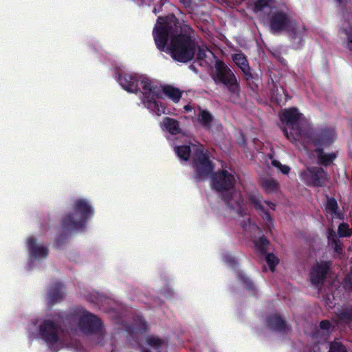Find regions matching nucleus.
I'll return each instance as SVG.
<instances>
[{"label": "nucleus", "mask_w": 352, "mask_h": 352, "mask_svg": "<svg viewBox=\"0 0 352 352\" xmlns=\"http://www.w3.org/2000/svg\"><path fill=\"white\" fill-rule=\"evenodd\" d=\"M153 35L157 49L173 60L186 63L194 58L197 45L194 30L190 25H181L174 14L158 16Z\"/></svg>", "instance_id": "1"}, {"label": "nucleus", "mask_w": 352, "mask_h": 352, "mask_svg": "<svg viewBox=\"0 0 352 352\" xmlns=\"http://www.w3.org/2000/svg\"><path fill=\"white\" fill-rule=\"evenodd\" d=\"M236 184L234 175L227 170H219L211 176V185L217 192H222V200L228 208L239 216L247 214L244 199L239 192L233 190Z\"/></svg>", "instance_id": "2"}, {"label": "nucleus", "mask_w": 352, "mask_h": 352, "mask_svg": "<svg viewBox=\"0 0 352 352\" xmlns=\"http://www.w3.org/2000/svg\"><path fill=\"white\" fill-rule=\"evenodd\" d=\"M269 26L272 33L286 32L292 39H302L305 31V27L299 28L296 20L293 19L284 10L272 12L268 17Z\"/></svg>", "instance_id": "3"}, {"label": "nucleus", "mask_w": 352, "mask_h": 352, "mask_svg": "<svg viewBox=\"0 0 352 352\" xmlns=\"http://www.w3.org/2000/svg\"><path fill=\"white\" fill-rule=\"evenodd\" d=\"M73 212L62 220L63 229L69 231L80 230L86 227L88 219L94 214V209L86 199H78L74 201Z\"/></svg>", "instance_id": "4"}, {"label": "nucleus", "mask_w": 352, "mask_h": 352, "mask_svg": "<svg viewBox=\"0 0 352 352\" xmlns=\"http://www.w3.org/2000/svg\"><path fill=\"white\" fill-rule=\"evenodd\" d=\"M302 114L295 107L286 109L280 115V120L286 127L283 129L285 137L293 144L300 141L307 135V126L302 120Z\"/></svg>", "instance_id": "5"}, {"label": "nucleus", "mask_w": 352, "mask_h": 352, "mask_svg": "<svg viewBox=\"0 0 352 352\" xmlns=\"http://www.w3.org/2000/svg\"><path fill=\"white\" fill-rule=\"evenodd\" d=\"M217 85H223L228 91L233 95H239L240 85L232 69L222 60H217L214 63V72L212 76Z\"/></svg>", "instance_id": "6"}, {"label": "nucleus", "mask_w": 352, "mask_h": 352, "mask_svg": "<svg viewBox=\"0 0 352 352\" xmlns=\"http://www.w3.org/2000/svg\"><path fill=\"white\" fill-rule=\"evenodd\" d=\"M140 84L142 85V91L140 90L143 95L142 102L144 106L155 112L157 116L165 113V107L156 101V98H162L161 87L157 85H153L151 80L143 76H140Z\"/></svg>", "instance_id": "7"}, {"label": "nucleus", "mask_w": 352, "mask_h": 352, "mask_svg": "<svg viewBox=\"0 0 352 352\" xmlns=\"http://www.w3.org/2000/svg\"><path fill=\"white\" fill-rule=\"evenodd\" d=\"M66 316L65 312H59L53 316V320L46 319L39 326L41 337L50 346H54L59 340V331L61 330V320Z\"/></svg>", "instance_id": "8"}, {"label": "nucleus", "mask_w": 352, "mask_h": 352, "mask_svg": "<svg viewBox=\"0 0 352 352\" xmlns=\"http://www.w3.org/2000/svg\"><path fill=\"white\" fill-rule=\"evenodd\" d=\"M192 166L195 170L194 177L197 181L205 179L213 172L214 164L203 146L197 147L192 157Z\"/></svg>", "instance_id": "9"}, {"label": "nucleus", "mask_w": 352, "mask_h": 352, "mask_svg": "<svg viewBox=\"0 0 352 352\" xmlns=\"http://www.w3.org/2000/svg\"><path fill=\"white\" fill-rule=\"evenodd\" d=\"M337 135L334 129L329 126L320 127L309 131L307 129V135L303 137L310 140L316 147L323 148L330 147L336 140Z\"/></svg>", "instance_id": "10"}, {"label": "nucleus", "mask_w": 352, "mask_h": 352, "mask_svg": "<svg viewBox=\"0 0 352 352\" xmlns=\"http://www.w3.org/2000/svg\"><path fill=\"white\" fill-rule=\"evenodd\" d=\"M301 180L308 186L323 187L329 181L328 173L320 166L307 167L300 173Z\"/></svg>", "instance_id": "11"}, {"label": "nucleus", "mask_w": 352, "mask_h": 352, "mask_svg": "<svg viewBox=\"0 0 352 352\" xmlns=\"http://www.w3.org/2000/svg\"><path fill=\"white\" fill-rule=\"evenodd\" d=\"M78 326L87 335L99 334L103 327L101 320L97 316L86 310L79 316Z\"/></svg>", "instance_id": "12"}, {"label": "nucleus", "mask_w": 352, "mask_h": 352, "mask_svg": "<svg viewBox=\"0 0 352 352\" xmlns=\"http://www.w3.org/2000/svg\"><path fill=\"white\" fill-rule=\"evenodd\" d=\"M331 265L332 263L330 261H321L316 262L311 267L309 279L313 285L321 286L324 283Z\"/></svg>", "instance_id": "13"}, {"label": "nucleus", "mask_w": 352, "mask_h": 352, "mask_svg": "<svg viewBox=\"0 0 352 352\" xmlns=\"http://www.w3.org/2000/svg\"><path fill=\"white\" fill-rule=\"evenodd\" d=\"M140 76L137 74H118V81L125 91L137 94L140 91L139 87Z\"/></svg>", "instance_id": "14"}, {"label": "nucleus", "mask_w": 352, "mask_h": 352, "mask_svg": "<svg viewBox=\"0 0 352 352\" xmlns=\"http://www.w3.org/2000/svg\"><path fill=\"white\" fill-rule=\"evenodd\" d=\"M266 322L270 329L278 333L286 334L291 330L290 326L278 314L270 315Z\"/></svg>", "instance_id": "15"}, {"label": "nucleus", "mask_w": 352, "mask_h": 352, "mask_svg": "<svg viewBox=\"0 0 352 352\" xmlns=\"http://www.w3.org/2000/svg\"><path fill=\"white\" fill-rule=\"evenodd\" d=\"M234 63L241 69L248 83L250 85V81L254 77L252 74L251 68L249 65L246 56L242 53L234 54L232 55Z\"/></svg>", "instance_id": "16"}, {"label": "nucleus", "mask_w": 352, "mask_h": 352, "mask_svg": "<svg viewBox=\"0 0 352 352\" xmlns=\"http://www.w3.org/2000/svg\"><path fill=\"white\" fill-rule=\"evenodd\" d=\"M64 286L58 281L53 283L49 287L47 299L50 305H53L57 302L62 301L64 298Z\"/></svg>", "instance_id": "17"}, {"label": "nucleus", "mask_w": 352, "mask_h": 352, "mask_svg": "<svg viewBox=\"0 0 352 352\" xmlns=\"http://www.w3.org/2000/svg\"><path fill=\"white\" fill-rule=\"evenodd\" d=\"M28 249L30 256L34 258H46L49 254V250L47 246L38 245L36 239L31 236L27 241Z\"/></svg>", "instance_id": "18"}, {"label": "nucleus", "mask_w": 352, "mask_h": 352, "mask_svg": "<svg viewBox=\"0 0 352 352\" xmlns=\"http://www.w3.org/2000/svg\"><path fill=\"white\" fill-rule=\"evenodd\" d=\"M318 164L320 166L328 167L336 160L338 156V151L325 153L322 147L316 148L314 150Z\"/></svg>", "instance_id": "19"}, {"label": "nucleus", "mask_w": 352, "mask_h": 352, "mask_svg": "<svg viewBox=\"0 0 352 352\" xmlns=\"http://www.w3.org/2000/svg\"><path fill=\"white\" fill-rule=\"evenodd\" d=\"M338 36L346 43V47L352 52V25L344 22L338 30Z\"/></svg>", "instance_id": "20"}, {"label": "nucleus", "mask_w": 352, "mask_h": 352, "mask_svg": "<svg viewBox=\"0 0 352 352\" xmlns=\"http://www.w3.org/2000/svg\"><path fill=\"white\" fill-rule=\"evenodd\" d=\"M161 90L162 97L163 96V94H164L174 102H178L182 98V92L179 89L171 85H165L161 88Z\"/></svg>", "instance_id": "21"}, {"label": "nucleus", "mask_w": 352, "mask_h": 352, "mask_svg": "<svg viewBox=\"0 0 352 352\" xmlns=\"http://www.w3.org/2000/svg\"><path fill=\"white\" fill-rule=\"evenodd\" d=\"M162 124L164 129L172 135H177L181 133L179 123L174 118L169 117L164 118Z\"/></svg>", "instance_id": "22"}, {"label": "nucleus", "mask_w": 352, "mask_h": 352, "mask_svg": "<svg viewBox=\"0 0 352 352\" xmlns=\"http://www.w3.org/2000/svg\"><path fill=\"white\" fill-rule=\"evenodd\" d=\"M146 344L151 348L160 351L162 349L167 345L165 340L160 338L156 335L148 336L146 338Z\"/></svg>", "instance_id": "23"}, {"label": "nucleus", "mask_w": 352, "mask_h": 352, "mask_svg": "<svg viewBox=\"0 0 352 352\" xmlns=\"http://www.w3.org/2000/svg\"><path fill=\"white\" fill-rule=\"evenodd\" d=\"M198 120L204 128L209 130L212 126L213 116L208 110L200 109L198 114Z\"/></svg>", "instance_id": "24"}, {"label": "nucleus", "mask_w": 352, "mask_h": 352, "mask_svg": "<svg viewBox=\"0 0 352 352\" xmlns=\"http://www.w3.org/2000/svg\"><path fill=\"white\" fill-rule=\"evenodd\" d=\"M338 322H343L346 324L352 323V305L335 313Z\"/></svg>", "instance_id": "25"}, {"label": "nucleus", "mask_w": 352, "mask_h": 352, "mask_svg": "<svg viewBox=\"0 0 352 352\" xmlns=\"http://www.w3.org/2000/svg\"><path fill=\"white\" fill-rule=\"evenodd\" d=\"M276 3V0H255L253 5L254 12L263 11L265 8H272Z\"/></svg>", "instance_id": "26"}, {"label": "nucleus", "mask_w": 352, "mask_h": 352, "mask_svg": "<svg viewBox=\"0 0 352 352\" xmlns=\"http://www.w3.org/2000/svg\"><path fill=\"white\" fill-rule=\"evenodd\" d=\"M175 151L178 157L182 160L188 161L190 157L191 149L190 146H177L175 148Z\"/></svg>", "instance_id": "27"}, {"label": "nucleus", "mask_w": 352, "mask_h": 352, "mask_svg": "<svg viewBox=\"0 0 352 352\" xmlns=\"http://www.w3.org/2000/svg\"><path fill=\"white\" fill-rule=\"evenodd\" d=\"M254 245L257 251H258L262 255L267 254V247L270 244L269 241L265 236H261L254 241Z\"/></svg>", "instance_id": "28"}, {"label": "nucleus", "mask_w": 352, "mask_h": 352, "mask_svg": "<svg viewBox=\"0 0 352 352\" xmlns=\"http://www.w3.org/2000/svg\"><path fill=\"white\" fill-rule=\"evenodd\" d=\"M248 201L257 212L263 210L264 206L262 204V196L258 193H252L249 195Z\"/></svg>", "instance_id": "29"}, {"label": "nucleus", "mask_w": 352, "mask_h": 352, "mask_svg": "<svg viewBox=\"0 0 352 352\" xmlns=\"http://www.w3.org/2000/svg\"><path fill=\"white\" fill-rule=\"evenodd\" d=\"M261 186L267 193H271L276 190L278 184L275 179L267 178L262 181Z\"/></svg>", "instance_id": "30"}, {"label": "nucleus", "mask_w": 352, "mask_h": 352, "mask_svg": "<svg viewBox=\"0 0 352 352\" xmlns=\"http://www.w3.org/2000/svg\"><path fill=\"white\" fill-rule=\"evenodd\" d=\"M168 1V0H142V3L153 4L154 7L153 12L155 14L162 11V6Z\"/></svg>", "instance_id": "31"}, {"label": "nucleus", "mask_w": 352, "mask_h": 352, "mask_svg": "<svg viewBox=\"0 0 352 352\" xmlns=\"http://www.w3.org/2000/svg\"><path fill=\"white\" fill-rule=\"evenodd\" d=\"M265 261L272 272L275 270L276 266L278 264V258L273 254L268 253L265 256Z\"/></svg>", "instance_id": "32"}, {"label": "nucleus", "mask_w": 352, "mask_h": 352, "mask_svg": "<svg viewBox=\"0 0 352 352\" xmlns=\"http://www.w3.org/2000/svg\"><path fill=\"white\" fill-rule=\"evenodd\" d=\"M238 279L244 285L245 288L249 291H254V285L253 282L247 277L245 274L243 273H239L238 274Z\"/></svg>", "instance_id": "33"}, {"label": "nucleus", "mask_w": 352, "mask_h": 352, "mask_svg": "<svg viewBox=\"0 0 352 352\" xmlns=\"http://www.w3.org/2000/svg\"><path fill=\"white\" fill-rule=\"evenodd\" d=\"M328 352H348L345 346L337 341H333L330 344Z\"/></svg>", "instance_id": "34"}, {"label": "nucleus", "mask_w": 352, "mask_h": 352, "mask_svg": "<svg viewBox=\"0 0 352 352\" xmlns=\"http://www.w3.org/2000/svg\"><path fill=\"white\" fill-rule=\"evenodd\" d=\"M326 209L331 213L336 214L338 210V205L335 198H328Z\"/></svg>", "instance_id": "35"}, {"label": "nucleus", "mask_w": 352, "mask_h": 352, "mask_svg": "<svg viewBox=\"0 0 352 352\" xmlns=\"http://www.w3.org/2000/svg\"><path fill=\"white\" fill-rule=\"evenodd\" d=\"M338 233L340 237L350 236L351 235V232L349 231V225L345 223H342L339 225Z\"/></svg>", "instance_id": "36"}, {"label": "nucleus", "mask_w": 352, "mask_h": 352, "mask_svg": "<svg viewBox=\"0 0 352 352\" xmlns=\"http://www.w3.org/2000/svg\"><path fill=\"white\" fill-rule=\"evenodd\" d=\"M208 50V48L206 45L198 46L197 53L195 52L197 59L199 60L205 59Z\"/></svg>", "instance_id": "37"}, {"label": "nucleus", "mask_w": 352, "mask_h": 352, "mask_svg": "<svg viewBox=\"0 0 352 352\" xmlns=\"http://www.w3.org/2000/svg\"><path fill=\"white\" fill-rule=\"evenodd\" d=\"M332 241L334 243V250L335 252L338 254H341L342 252V245L340 243V240L338 239L334 234H332Z\"/></svg>", "instance_id": "38"}, {"label": "nucleus", "mask_w": 352, "mask_h": 352, "mask_svg": "<svg viewBox=\"0 0 352 352\" xmlns=\"http://www.w3.org/2000/svg\"><path fill=\"white\" fill-rule=\"evenodd\" d=\"M258 212L267 223H272V218L268 210H267L265 208L263 210H260Z\"/></svg>", "instance_id": "39"}, {"label": "nucleus", "mask_w": 352, "mask_h": 352, "mask_svg": "<svg viewBox=\"0 0 352 352\" xmlns=\"http://www.w3.org/2000/svg\"><path fill=\"white\" fill-rule=\"evenodd\" d=\"M68 238L67 234H60L56 241V248H60L61 245L65 244L67 239Z\"/></svg>", "instance_id": "40"}, {"label": "nucleus", "mask_w": 352, "mask_h": 352, "mask_svg": "<svg viewBox=\"0 0 352 352\" xmlns=\"http://www.w3.org/2000/svg\"><path fill=\"white\" fill-rule=\"evenodd\" d=\"M344 287L347 289L352 290V268L344 278Z\"/></svg>", "instance_id": "41"}, {"label": "nucleus", "mask_w": 352, "mask_h": 352, "mask_svg": "<svg viewBox=\"0 0 352 352\" xmlns=\"http://www.w3.org/2000/svg\"><path fill=\"white\" fill-rule=\"evenodd\" d=\"M331 327H332L331 323L328 320H323L319 324L320 329L322 330L327 331V332L329 331Z\"/></svg>", "instance_id": "42"}, {"label": "nucleus", "mask_w": 352, "mask_h": 352, "mask_svg": "<svg viewBox=\"0 0 352 352\" xmlns=\"http://www.w3.org/2000/svg\"><path fill=\"white\" fill-rule=\"evenodd\" d=\"M280 172L283 173L284 175H287L290 171V168L287 165H281L280 168H279Z\"/></svg>", "instance_id": "43"}, {"label": "nucleus", "mask_w": 352, "mask_h": 352, "mask_svg": "<svg viewBox=\"0 0 352 352\" xmlns=\"http://www.w3.org/2000/svg\"><path fill=\"white\" fill-rule=\"evenodd\" d=\"M272 164L274 167L278 168V169L280 168V166H281V165H282V164H281L279 161H278V160H273L272 161Z\"/></svg>", "instance_id": "44"}, {"label": "nucleus", "mask_w": 352, "mask_h": 352, "mask_svg": "<svg viewBox=\"0 0 352 352\" xmlns=\"http://www.w3.org/2000/svg\"><path fill=\"white\" fill-rule=\"evenodd\" d=\"M227 262L229 263L232 267H234V265L236 264L235 259L231 257L228 258Z\"/></svg>", "instance_id": "45"}, {"label": "nucleus", "mask_w": 352, "mask_h": 352, "mask_svg": "<svg viewBox=\"0 0 352 352\" xmlns=\"http://www.w3.org/2000/svg\"><path fill=\"white\" fill-rule=\"evenodd\" d=\"M265 203L266 204L268 205V206L272 209V210H275V208H276V205L275 204H274L273 202L272 201H265Z\"/></svg>", "instance_id": "46"}, {"label": "nucleus", "mask_w": 352, "mask_h": 352, "mask_svg": "<svg viewBox=\"0 0 352 352\" xmlns=\"http://www.w3.org/2000/svg\"><path fill=\"white\" fill-rule=\"evenodd\" d=\"M181 3H182L184 6H189L191 3V0H179Z\"/></svg>", "instance_id": "47"}, {"label": "nucleus", "mask_w": 352, "mask_h": 352, "mask_svg": "<svg viewBox=\"0 0 352 352\" xmlns=\"http://www.w3.org/2000/svg\"><path fill=\"white\" fill-rule=\"evenodd\" d=\"M274 100L276 101V102L280 104L281 102H282V98H274Z\"/></svg>", "instance_id": "48"}, {"label": "nucleus", "mask_w": 352, "mask_h": 352, "mask_svg": "<svg viewBox=\"0 0 352 352\" xmlns=\"http://www.w3.org/2000/svg\"><path fill=\"white\" fill-rule=\"evenodd\" d=\"M142 352H151V351L150 349H145L144 347H142Z\"/></svg>", "instance_id": "49"}, {"label": "nucleus", "mask_w": 352, "mask_h": 352, "mask_svg": "<svg viewBox=\"0 0 352 352\" xmlns=\"http://www.w3.org/2000/svg\"><path fill=\"white\" fill-rule=\"evenodd\" d=\"M250 87L252 89H255V88H257V85L256 84H254L253 82H252V85H250Z\"/></svg>", "instance_id": "50"}, {"label": "nucleus", "mask_w": 352, "mask_h": 352, "mask_svg": "<svg viewBox=\"0 0 352 352\" xmlns=\"http://www.w3.org/2000/svg\"><path fill=\"white\" fill-rule=\"evenodd\" d=\"M208 51H209V52H210V54H212V52L211 50H208Z\"/></svg>", "instance_id": "51"}, {"label": "nucleus", "mask_w": 352, "mask_h": 352, "mask_svg": "<svg viewBox=\"0 0 352 352\" xmlns=\"http://www.w3.org/2000/svg\"><path fill=\"white\" fill-rule=\"evenodd\" d=\"M208 51H209V52H210V54H212V52L211 50H208Z\"/></svg>", "instance_id": "52"}, {"label": "nucleus", "mask_w": 352, "mask_h": 352, "mask_svg": "<svg viewBox=\"0 0 352 352\" xmlns=\"http://www.w3.org/2000/svg\"><path fill=\"white\" fill-rule=\"evenodd\" d=\"M208 51H209V52H210V54H212V52L211 50H208Z\"/></svg>", "instance_id": "53"}, {"label": "nucleus", "mask_w": 352, "mask_h": 352, "mask_svg": "<svg viewBox=\"0 0 352 352\" xmlns=\"http://www.w3.org/2000/svg\"><path fill=\"white\" fill-rule=\"evenodd\" d=\"M338 2L340 3L342 0H336Z\"/></svg>", "instance_id": "54"}, {"label": "nucleus", "mask_w": 352, "mask_h": 352, "mask_svg": "<svg viewBox=\"0 0 352 352\" xmlns=\"http://www.w3.org/2000/svg\"><path fill=\"white\" fill-rule=\"evenodd\" d=\"M157 352H160V351H157Z\"/></svg>", "instance_id": "55"}]
</instances>
